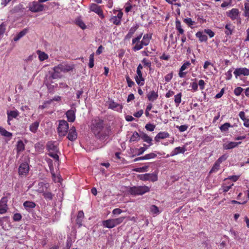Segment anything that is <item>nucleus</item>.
Here are the masks:
<instances>
[{
	"instance_id": "nucleus-42",
	"label": "nucleus",
	"mask_w": 249,
	"mask_h": 249,
	"mask_svg": "<svg viewBox=\"0 0 249 249\" xmlns=\"http://www.w3.org/2000/svg\"><path fill=\"white\" fill-rule=\"evenodd\" d=\"M181 96L182 94L181 92L178 93L177 95L175 96V103H176L177 106H178L179 104L181 103Z\"/></svg>"
},
{
	"instance_id": "nucleus-9",
	"label": "nucleus",
	"mask_w": 249,
	"mask_h": 249,
	"mask_svg": "<svg viewBox=\"0 0 249 249\" xmlns=\"http://www.w3.org/2000/svg\"><path fill=\"white\" fill-rule=\"evenodd\" d=\"M10 195V194L8 193L7 196L2 197L0 201V214H3L7 212V202L8 201V196Z\"/></svg>"
},
{
	"instance_id": "nucleus-31",
	"label": "nucleus",
	"mask_w": 249,
	"mask_h": 249,
	"mask_svg": "<svg viewBox=\"0 0 249 249\" xmlns=\"http://www.w3.org/2000/svg\"><path fill=\"white\" fill-rule=\"evenodd\" d=\"M196 36L199 38L200 42L206 41L208 39L207 36L204 35L202 32H198L196 34Z\"/></svg>"
},
{
	"instance_id": "nucleus-55",
	"label": "nucleus",
	"mask_w": 249,
	"mask_h": 249,
	"mask_svg": "<svg viewBox=\"0 0 249 249\" xmlns=\"http://www.w3.org/2000/svg\"><path fill=\"white\" fill-rule=\"evenodd\" d=\"M125 78L128 86L131 88L135 84V83L130 79L128 75H127Z\"/></svg>"
},
{
	"instance_id": "nucleus-57",
	"label": "nucleus",
	"mask_w": 249,
	"mask_h": 249,
	"mask_svg": "<svg viewBox=\"0 0 249 249\" xmlns=\"http://www.w3.org/2000/svg\"><path fill=\"white\" fill-rule=\"evenodd\" d=\"M176 127L178 128L180 132H184L187 130L188 128L187 125H181L180 126H177Z\"/></svg>"
},
{
	"instance_id": "nucleus-51",
	"label": "nucleus",
	"mask_w": 249,
	"mask_h": 249,
	"mask_svg": "<svg viewBox=\"0 0 249 249\" xmlns=\"http://www.w3.org/2000/svg\"><path fill=\"white\" fill-rule=\"evenodd\" d=\"M145 128L148 131H153L155 128V125L153 124L148 123L145 125Z\"/></svg>"
},
{
	"instance_id": "nucleus-28",
	"label": "nucleus",
	"mask_w": 249,
	"mask_h": 249,
	"mask_svg": "<svg viewBox=\"0 0 249 249\" xmlns=\"http://www.w3.org/2000/svg\"><path fill=\"white\" fill-rule=\"evenodd\" d=\"M176 24V29L177 30H178V35L179 36V35H183L184 33V31L182 28L181 24L180 21L177 19L175 22Z\"/></svg>"
},
{
	"instance_id": "nucleus-7",
	"label": "nucleus",
	"mask_w": 249,
	"mask_h": 249,
	"mask_svg": "<svg viewBox=\"0 0 249 249\" xmlns=\"http://www.w3.org/2000/svg\"><path fill=\"white\" fill-rule=\"evenodd\" d=\"M138 178L142 181H151L155 182L158 180L157 174L156 172L153 173H146L145 174L139 175Z\"/></svg>"
},
{
	"instance_id": "nucleus-24",
	"label": "nucleus",
	"mask_w": 249,
	"mask_h": 249,
	"mask_svg": "<svg viewBox=\"0 0 249 249\" xmlns=\"http://www.w3.org/2000/svg\"><path fill=\"white\" fill-rule=\"evenodd\" d=\"M36 206V203L33 201H26L23 203L24 207L28 212H29L31 209L35 208Z\"/></svg>"
},
{
	"instance_id": "nucleus-36",
	"label": "nucleus",
	"mask_w": 249,
	"mask_h": 249,
	"mask_svg": "<svg viewBox=\"0 0 249 249\" xmlns=\"http://www.w3.org/2000/svg\"><path fill=\"white\" fill-rule=\"evenodd\" d=\"M37 53L38 55V58L40 61H42L48 59V55L44 52H41L40 51H37Z\"/></svg>"
},
{
	"instance_id": "nucleus-32",
	"label": "nucleus",
	"mask_w": 249,
	"mask_h": 249,
	"mask_svg": "<svg viewBox=\"0 0 249 249\" xmlns=\"http://www.w3.org/2000/svg\"><path fill=\"white\" fill-rule=\"evenodd\" d=\"M39 123L37 121L32 123L29 127L30 130L33 133H36L38 128Z\"/></svg>"
},
{
	"instance_id": "nucleus-10",
	"label": "nucleus",
	"mask_w": 249,
	"mask_h": 249,
	"mask_svg": "<svg viewBox=\"0 0 249 249\" xmlns=\"http://www.w3.org/2000/svg\"><path fill=\"white\" fill-rule=\"evenodd\" d=\"M90 11L96 13L102 19L104 18L105 16L101 7L95 3H91L89 6Z\"/></svg>"
},
{
	"instance_id": "nucleus-23",
	"label": "nucleus",
	"mask_w": 249,
	"mask_h": 249,
	"mask_svg": "<svg viewBox=\"0 0 249 249\" xmlns=\"http://www.w3.org/2000/svg\"><path fill=\"white\" fill-rule=\"evenodd\" d=\"M169 137V134L167 132H160L155 137V141L160 142V139H164Z\"/></svg>"
},
{
	"instance_id": "nucleus-19",
	"label": "nucleus",
	"mask_w": 249,
	"mask_h": 249,
	"mask_svg": "<svg viewBox=\"0 0 249 249\" xmlns=\"http://www.w3.org/2000/svg\"><path fill=\"white\" fill-rule=\"evenodd\" d=\"M139 25L136 24L135 25L133 26L129 29L128 33L125 36V39H129L132 37L136 30L139 28Z\"/></svg>"
},
{
	"instance_id": "nucleus-59",
	"label": "nucleus",
	"mask_w": 249,
	"mask_h": 249,
	"mask_svg": "<svg viewBox=\"0 0 249 249\" xmlns=\"http://www.w3.org/2000/svg\"><path fill=\"white\" fill-rule=\"evenodd\" d=\"M144 147H141L138 149V155H140L143 153V152L148 148V146H146V144H144Z\"/></svg>"
},
{
	"instance_id": "nucleus-62",
	"label": "nucleus",
	"mask_w": 249,
	"mask_h": 249,
	"mask_svg": "<svg viewBox=\"0 0 249 249\" xmlns=\"http://www.w3.org/2000/svg\"><path fill=\"white\" fill-rule=\"evenodd\" d=\"M231 72H232V70H230L225 73V75L226 76V80H229L231 79V78L232 77Z\"/></svg>"
},
{
	"instance_id": "nucleus-17",
	"label": "nucleus",
	"mask_w": 249,
	"mask_h": 249,
	"mask_svg": "<svg viewBox=\"0 0 249 249\" xmlns=\"http://www.w3.org/2000/svg\"><path fill=\"white\" fill-rule=\"evenodd\" d=\"M141 139L143 140L144 142H146L148 144L146 145L148 147L153 145V140L151 137L149 136L147 134L142 132H141Z\"/></svg>"
},
{
	"instance_id": "nucleus-25",
	"label": "nucleus",
	"mask_w": 249,
	"mask_h": 249,
	"mask_svg": "<svg viewBox=\"0 0 249 249\" xmlns=\"http://www.w3.org/2000/svg\"><path fill=\"white\" fill-rule=\"evenodd\" d=\"M66 114L69 122H73L75 121V115L73 110H69L67 111Z\"/></svg>"
},
{
	"instance_id": "nucleus-58",
	"label": "nucleus",
	"mask_w": 249,
	"mask_h": 249,
	"mask_svg": "<svg viewBox=\"0 0 249 249\" xmlns=\"http://www.w3.org/2000/svg\"><path fill=\"white\" fill-rule=\"evenodd\" d=\"M191 87L193 92H196L198 90V84L196 82L191 83Z\"/></svg>"
},
{
	"instance_id": "nucleus-37",
	"label": "nucleus",
	"mask_w": 249,
	"mask_h": 249,
	"mask_svg": "<svg viewBox=\"0 0 249 249\" xmlns=\"http://www.w3.org/2000/svg\"><path fill=\"white\" fill-rule=\"evenodd\" d=\"M25 149V144L21 140L18 142L17 144V150L18 152L23 151Z\"/></svg>"
},
{
	"instance_id": "nucleus-12",
	"label": "nucleus",
	"mask_w": 249,
	"mask_h": 249,
	"mask_svg": "<svg viewBox=\"0 0 249 249\" xmlns=\"http://www.w3.org/2000/svg\"><path fill=\"white\" fill-rule=\"evenodd\" d=\"M233 73L236 78L241 75L248 76L249 75V69L246 68H237L235 70Z\"/></svg>"
},
{
	"instance_id": "nucleus-29",
	"label": "nucleus",
	"mask_w": 249,
	"mask_h": 249,
	"mask_svg": "<svg viewBox=\"0 0 249 249\" xmlns=\"http://www.w3.org/2000/svg\"><path fill=\"white\" fill-rule=\"evenodd\" d=\"M28 32V29L25 28L18 33L13 38L15 41H17L25 36Z\"/></svg>"
},
{
	"instance_id": "nucleus-60",
	"label": "nucleus",
	"mask_w": 249,
	"mask_h": 249,
	"mask_svg": "<svg viewBox=\"0 0 249 249\" xmlns=\"http://www.w3.org/2000/svg\"><path fill=\"white\" fill-rule=\"evenodd\" d=\"M46 160L47 162L48 163L50 170H52L53 169H54L53 163V160L51 159H49V158H46Z\"/></svg>"
},
{
	"instance_id": "nucleus-63",
	"label": "nucleus",
	"mask_w": 249,
	"mask_h": 249,
	"mask_svg": "<svg viewBox=\"0 0 249 249\" xmlns=\"http://www.w3.org/2000/svg\"><path fill=\"white\" fill-rule=\"evenodd\" d=\"M199 86L200 89L203 90L205 88V83L203 80H200L197 84Z\"/></svg>"
},
{
	"instance_id": "nucleus-34",
	"label": "nucleus",
	"mask_w": 249,
	"mask_h": 249,
	"mask_svg": "<svg viewBox=\"0 0 249 249\" xmlns=\"http://www.w3.org/2000/svg\"><path fill=\"white\" fill-rule=\"evenodd\" d=\"M0 134L7 138H11L12 136L11 133L7 131L5 129L1 126H0Z\"/></svg>"
},
{
	"instance_id": "nucleus-3",
	"label": "nucleus",
	"mask_w": 249,
	"mask_h": 249,
	"mask_svg": "<svg viewBox=\"0 0 249 249\" xmlns=\"http://www.w3.org/2000/svg\"><path fill=\"white\" fill-rule=\"evenodd\" d=\"M126 191L129 194L133 196H141L149 192L150 188L145 185L129 186L126 187Z\"/></svg>"
},
{
	"instance_id": "nucleus-33",
	"label": "nucleus",
	"mask_w": 249,
	"mask_h": 249,
	"mask_svg": "<svg viewBox=\"0 0 249 249\" xmlns=\"http://www.w3.org/2000/svg\"><path fill=\"white\" fill-rule=\"evenodd\" d=\"M241 143V142H231L228 143L227 144H226V145L225 146V147L227 149H232V148H233L236 147L237 145L240 144Z\"/></svg>"
},
{
	"instance_id": "nucleus-11",
	"label": "nucleus",
	"mask_w": 249,
	"mask_h": 249,
	"mask_svg": "<svg viewBox=\"0 0 249 249\" xmlns=\"http://www.w3.org/2000/svg\"><path fill=\"white\" fill-rule=\"evenodd\" d=\"M239 14L240 11L237 8H232L226 13V15L232 20L236 19L239 17Z\"/></svg>"
},
{
	"instance_id": "nucleus-49",
	"label": "nucleus",
	"mask_w": 249,
	"mask_h": 249,
	"mask_svg": "<svg viewBox=\"0 0 249 249\" xmlns=\"http://www.w3.org/2000/svg\"><path fill=\"white\" fill-rule=\"evenodd\" d=\"M76 24L82 29H85L86 28L85 24L81 19H77L76 21Z\"/></svg>"
},
{
	"instance_id": "nucleus-22",
	"label": "nucleus",
	"mask_w": 249,
	"mask_h": 249,
	"mask_svg": "<svg viewBox=\"0 0 249 249\" xmlns=\"http://www.w3.org/2000/svg\"><path fill=\"white\" fill-rule=\"evenodd\" d=\"M19 115V112L17 110H11L7 112V116H8V123L9 124H10V121L13 118H16Z\"/></svg>"
},
{
	"instance_id": "nucleus-27",
	"label": "nucleus",
	"mask_w": 249,
	"mask_h": 249,
	"mask_svg": "<svg viewBox=\"0 0 249 249\" xmlns=\"http://www.w3.org/2000/svg\"><path fill=\"white\" fill-rule=\"evenodd\" d=\"M141 138V133L139 134L137 131H134L130 137V142H138Z\"/></svg>"
},
{
	"instance_id": "nucleus-2",
	"label": "nucleus",
	"mask_w": 249,
	"mask_h": 249,
	"mask_svg": "<svg viewBox=\"0 0 249 249\" xmlns=\"http://www.w3.org/2000/svg\"><path fill=\"white\" fill-rule=\"evenodd\" d=\"M142 36V33H141L137 37L132 39V45H134L132 49L134 51L136 52L142 49L143 46H147L152 37V34H145L142 37V39L140 41Z\"/></svg>"
},
{
	"instance_id": "nucleus-64",
	"label": "nucleus",
	"mask_w": 249,
	"mask_h": 249,
	"mask_svg": "<svg viewBox=\"0 0 249 249\" xmlns=\"http://www.w3.org/2000/svg\"><path fill=\"white\" fill-rule=\"evenodd\" d=\"M173 73L171 72L168 73L165 76V80L166 82H169L173 78Z\"/></svg>"
},
{
	"instance_id": "nucleus-4",
	"label": "nucleus",
	"mask_w": 249,
	"mask_h": 249,
	"mask_svg": "<svg viewBox=\"0 0 249 249\" xmlns=\"http://www.w3.org/2000/svg\"><path fill=\"white\" fill-rule=\"evenodd\" d=\"M69 128V124L66 121H59V125L57 128L58 135L62 137L66 136L68 133Z\"/></svg>"
},
{
	"instance_id": "nucleus-53",
	"label": "nucleus",
	"mask_w": 249,
	"mask_h": 249,
	"mask_svg": "<svg viewBox=\"0 0 249 249\" xmlns=\"http://www.w3.org/2000/svg\"><path fill=\"white\" fill-rule=\"evenodd\" d=\"M183 21L186 24H187L189 26L194 25L195 23V21H193L191 18H184Z\"/></svg>"
},
{
	"instance_id": "nucleus-13",
	"label": "nucleus",
	"mask_w": 249,
	"mask_h": 249,
	"mask_svg": "<svg viewBox=\"0 0 249 249\" xmlns=\"http://www.w3.org/2000/svg\"><path fill=\"white\" fill-rule=\"evenodd\" d=\"M123 16V13L121 11L119 12L116 16H112L109 19L110 21L112 22L114 25H119L121 24V20Z\"/></svg>"
},
{
	"instance_id": "nucleus-16",
	"label": "nucleus",
	"mask_w": 249,
	"mask_h": 249,
	"mask_svg": "<svg viewBox=\"0 0 249 249\" xmlns=\"http://www.w3.org/2000/svg\"><path fill=\"white\" fill-rule=\"evenodd\" d=\"M108 108L113 110H116L117 111L121 112L123 108V106L113 100H111L108 103Z\"/></svg>"
},
{
	"instance_id": "nucleus-48",
	"label": "nucleus",
	"mask_w": 249,
	"mask_h": 249,
	"mask_svg": "<svg viewBox=\"0 0 249 249\" xmlns=\"http://www.w3.org/2000/svg\"><path fill=\"white\" fill-rule=\"evenodd\" d=\"M148 166H144L142 167L136 168L133 169V171L137 172H143L147 171Z\"/></svg>"
},
{
	"instance_id": "nucleus-47",
	"label": "nucleus",
	"mask_w": 249,
	"mask_h": 249,
	"mask_svg": "<svg viewBox=\"0 0 249 249\" xmlns=\"http://www.w3.org/2000/svg\"><path fill=\"white\" fill-rule=\"evenodd\" d=\"M53 72L51 75V77L53 79H55L60 77V72H57L55 70V67L53 68Z\"/></svg>"
},
{
	"instance_id": "nucleus-40",
	"label": "nucleus",
	"mask_w": 249,
	"mask_h": 249,
	"mask_svg": "<svg viewBox=\"0 0 249 249\" xmlns=\"http://www.w3.org/2000/svg\"><path fill=\"white\" fill-rule=\"evenodd\" d=\"M42 196L46 200H52L54 195L49 192H45L43 193Z\"/></svg>"
},
{
	"instance_id": "nucleus-35",
	"label": "nucleus",
	"mask_w": 249,
	"mask_h": 249,
	"mask_svg": "<svg viewBox=\"0 0 249 249\" xmlns=\"http://www.w3.org/2000/svg\"><path fill=\"white\" fill-rule=\"evenodd\" d=\"M50 172L52 175V179L55 182H61V180H62V178H61V176L59 175V176H58L56 177V176L54 173V169H53L52 170H50Z\"/></svg>"
},
{
	"instance_id": "nucleus-61",
	"label": "nucleus",
	"mask_w": 249,
	"mask_h": 249,
	"mask_svg": "<svg viewBox=\"0 0 249 249\" xmlns=\"http://www.w3.org/2000/svg\"><path fill=\"white\" fill-rule=\"evenodd\" d=\"M114 160L118 163H122L124 160L123 157H113Z\"/></svg>"
},
{
	"instance_id": "nucleus-15",
	"label": "nucleus",
	"mask_w": 249,
	"mask_h": 249,
	"mask_svg": "<svg viewBox=\"0 0 249 249\" xmlns=\"http://www.w3.org/2000/svg\"><path fill=\"white\" fill-rule=\"evenodd\" d=\"M29 170V166L27 163H21L18 168V173L19 175H26Z\"/></svg>"
},
{
	"instance_id": "nucleus-43",
	"label": "nucleus",
	"mask_w": 249,
	"mask_h": 249,
	"mask_svg": "<svg viewBox=\"0 0 249 249\" xmlns=\"http://www.w3.org/2000/svg\"><path fill=\"white\" fill-rule=\"evenodd\" d=\"M94 53H91L89 55V68H92L94 67Z\"/></svg>"
},
{
	"instance_id": "nucleus-46",
	"label": "nucleus",
	"mask_w": 249,
	"mask_h": 249,
	"mask_svg": "<svg viewBox=\"0 0 249 249\" xmlns=\"http://www.w3.org/2000/svg\"><path fill=\"white\" fill-rule=\"evenodd\" d=\"M6 30V24L2 22L0 25V38L3 35Z\"/></svg>"
},
{
	"instance_id": "nucleus-21",
	"label": "nucleus",
	"mask_w": 249,
	"mask_h": 249,
	"mask_svg": "<svg viewBox=\"0 0 249 249\" xmlns=\"http://www.w3.org/2000/svg\"><path fill=\"white\" fill-rule=\"evenodd\" d=\"M159 94L157 91L154 90L150 91L147 95L148 100L151 102H154L158 98Z\"/></svg>"
},
{
	"instance_id": "nucleus-56",
	"label": "nucleus",
	"mask_w": 249,
	"mask_h": 249,
	"mask_svg": "<svg viewBox=\"0 0 249 249\" xmlns=\"http://www.w3.org/2000/svg\"><path fill=\"white\" fill-rule=\"evenodd\" d=\"M191 66V63L189 61H186L183 63L179 69L184 71Z\"/></svg>"
},
{
	"instance_id": "nucleus-5",
	"label": "nucleus",
	"mask_w": 249,
	"mask_h": 249,
	"mask_svg": "<svg viewBox=\"0 0 249 249\" xmlns=\"http://www.w3.org/2000/svg\"><path fill=\"white\" fill-rule=\"evenodd\" d=\"M55 142H48L47 143V149L49 156H58L59 153L57 145Z\"/></svg>"
},
{
	"instance_id": "nucleus-38",
	"label": "nucleus",
	"mask_w": 249,
	"mask_h": 249,
	"mask_svg": "<svg viewBox=\"0 0 249 249\" xmlns=\"http://www.w3.org/2000/svg\"><path fill=\"white\" fill-rule=\"evenodd\" d=\"M233 127L229 123H225L220 126V130L221 132H227L230 127Z\"/></svg>"
},
{
	"instance_id": "nucleus-20",
	"label": "nucleus",
	"mask_w": 249,
	"mask_h": 249,
	"mask_svg": "<svg viewBox=\"0 0 249 249\" xmlns=\"http://www.w3.org/2000/svg\"><path fill=\"white\" fill-rule=\"evenodd\" d=\"M137 75L135 76V79L136 83L140 86H142L144 84V79L142 77V72H137Z\"/></svg>"
},
{
	"instance_id": "nucleus-8",
	"label": "nucleus",
	"mask_w": 249,
	"mask_h": 249,
	"mask_svg": "<svg viewBox=\"0 0 249 249\" xmlns=\"http://www.w3.org/2000/svg\"><path fill=\"white\" fill-rule=\"evenodd\" d=\"M74 67L73 65L66 64H60L55 67V71L57 72H68L72 71Z\"/></svg>"
},
{
	"instance_id": "nucleus-44",
	"label": "nucleus",
	"mask_w": 249,
	"mask_h": 249,
	"mask_svg": "<svg viewBox=\"0 0 249 249\" xmlns=\"http://www.w3.org/2000/svg\"><path fill=\"white\" fill-rule=\"evenodd\" d=\"M244 16L247 18L248 19L249 18V3H246L245 4V9L244 12Z\"/></svg>"
},
{
	"instance_id": "nucleus-50",
	"label": "nucleus",
	"mask_w": 249,
	"mask_h": 249,
	"mask_svg": "<svg viewBox=\"0 0 249 249\" xmlns=\"http://www.w3.org/2000/svg\"><path fill=\"white\" fill-rule=\"evenodd\" d=\"M244 89L240 87L236 88L234 90V93L236 96H239L241 95Z\"/></svg>"
},
{
	"instance_id": "nucleus-39",
	"label": "nucleus",
	"mask_w": 249,
	"mask_h": 249,
	"mask_svg": "<svg viewBox=\"0 0 249 249\" xmlns=\"http://www.w3.org/2000/svg\"><path fill=\"white\" fill-rule=\"evenodd\" d=\"M186 151V149L184 147H176L174 151H173V153L172 156H174L180 153H184V152Z\"/></svg>"
},
{
	"instance_id": "nucleus-18",
	"label": "nucleus",
	"mask_w": 249,
	"mask_h": 249,
	"mask_svg": "<svg viewBox=\"0 0 249 249\" xmlns=\"http://www.w3.org/2000/svg\"><path fill=\"white\" fill-rule=\"evenodd\" d=\"M77 135L75 127H71L69 130L67 136L68 139L71 141H73L77 138Z\"/></svg>"
},
{
	"instance_id": "nucleus-26",
	"label": "nucleus",
	"mask_w": 249,
	"mask_h": 249,
	"mask_svg": "<svg viewBox=\"0 0 249 249\" xmlns=\"http://www.w3.org/2000/svg\"><path fill=\"white\" fill-rule=\"evenodd\" d=\"M102 225L104 227L108 229H111L115 227L112 219L103 221Z\"/></svg>"
},
{
	"instance_id": "nucleus-54",
	"label": "nucleus",
	"mask_w": 249,
	"mask_h": 249,
	"mask_svg": "<svg viewBox=\"0 0 249 249\" xmlns=\"http://www.w3.org/2000/svg\"><path fill=\"white\" fill-rule=\"evenodd\" d=\"M14 221H19L22 218V215L19 213H16L14 214L13 217Z\"/></svg>"
},
{
	"instance_id": "nucleus-14",
	"label": "nucleus",
	"mask_w": 249,
	"mask_h": 249,
	"mask_svg": "<svg viewBox=\"0 0 249 249\" xmlns=\"http://www.w3.org/2000/svg\"><path fill=\"white\" fill-rule=\"evenodd\" d=\"M226 160V157H220L215 162L212 168L210 170L209 173L211 174L213 172H215L217 171L219 168L220 164L223 161L225 160Z\"/></svg>"
},
{
	"instance_id": "nucleus-52",
	"label": "nucleus",
	"mask_w": 249,
	"mask_h": 249,
	"mask_svg": "<svg viewBox=\"0 0 249 249\" xmlns=\"http://www.w3.org/2000/svg\"><path fill=\"white\" fill-rule=\"evenodd\" d=\"M142 63L143 64L144 67H147L149 68H151V62L146 58H143L142 61Z\"/></svg>"
},
{
	"instance_id": "nucleus-30",
	"label": "nucleus",
	"mask_w": 249,
	"mask_h": 249,
	"mask_svg": "<svg viewBox=\"0 0 249 249\" xmlns=\"http://www.w3.org/2000/svg\"><path fill=\"white\" fill-rule=\"evenodd\" d=\"M234 26L231 23H228L225 25V33L226 35L229 36L232 34L234 29Z\"/></svg>"
},
{
	"instance_id": "nucleus-1",
	"label": "nucleus",
	"mask_w": 249,
	"mask_h": 249,
	"mask_svg": "<svg viewBox=\"0 0 249 249\" xmlns=\"http://www.w3.org/2000/svg\"><path fill=\"white\" fill-rule=\"evenodd\" d=\"M92 132L95 136L101 141H106L108 138L109 130L104 126V121L99 118L94 120L91 125Z\"/></svg>"
},
{
	"instance_id": "nucleus-6",
	"label": "nucleus",
	"mask_w": 249,
	"mask_h": 249,
	"mask_svg": "<svg viewBox=\"0 0 249 249\" xmlns=\"http://www.w3.org/2000/svg\"><path fill=\"white\" fill-rule=\"evenodd\" d=\"M39 2L34 1L29 4V10L34 13H37L44 10V5Z\"/></svg>"
},
{
	"instance_id": "nucleus-41",
	"label": "nucleus",
	"mask_w": 249,
	"mask_h": 249,
	"mask_svg": "<svg viewBox=\"0 0 249 249\" xmlns=\"http://www.w3.org/2000/svg\"><path fill=\"white\" fill-rule=\"evenodd\" d=\"M125 217H120L117 218H112V221L113 222V224L114 225V227L122 223Z\"/></svg>"
},
{
	"instance_id": "nucleus-45",
	"label": "nucleus",
	"mask_w": 249,
	"mask_h": 249,
	"mask_svg": "<svg viewBox=\"0 0 249 249\" xmlns=\"http://www.w3.org/2000/svg\"><path fill=\"white\" fill-rule=\"evenodd\" d=\"M150 212L154 214H158L160 212L159 208L155 205H152L150 208Z\"/></svg>"
}]
</instances>
